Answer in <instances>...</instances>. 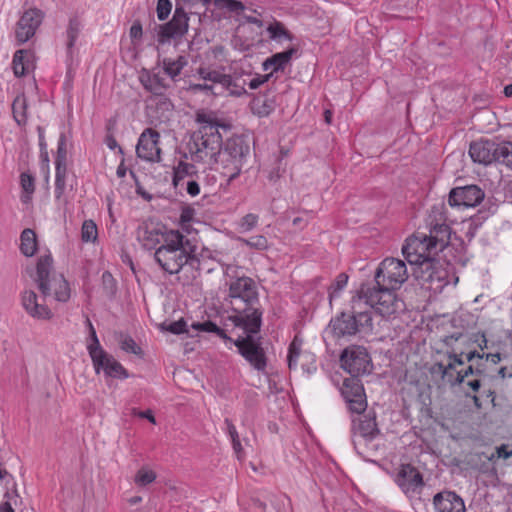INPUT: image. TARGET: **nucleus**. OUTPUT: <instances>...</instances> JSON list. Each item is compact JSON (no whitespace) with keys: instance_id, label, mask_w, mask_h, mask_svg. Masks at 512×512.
<instances>
[{"instance_id":"1","label":"nucleus","mask_w":512,"mask_h":512,"mask_svg":"<svg viewBox=\"0 0 512 512\" xmlns=\"http://www.w3.org/2000/svg\"><path fill=\"white\" fill-rule=\"evenodd\" d=\"M406 263L397 258H386L375 272V283L362 284L360 291L365 305L383 317H390L405 310L404 301L396 294L408 279Z\"/></svg>"},{"instance_id":"2","label":"nucleus","mask_w":512,"mask_h":512,"mask_svg":"<svg viewBox=\"0 0 512 512\" xmlns=\"http://www.w3.org/2000/svg\"><path fill=\"white\" fill-rule=\"evenodd\" d=\"M225 275L228 285L227 299L234 313L229 319L235 327L248 332H259L263 312L256 282L242 273L237 266L228 265Z\"/></svg>"},{"instance_id":"3","label":"nucleus","mask_w":512,"mask_h":512,"mask_svg":"<svg viewBox=\"0 0 512 512\" xmlns=\"http://www.w3.org/2000/svg\"><path fill=\"white\" fill-rule=\"evenodd\" d=\"M197 250L192 239L179 230L171 229L154 252V260L162 270L169 274H178L186 264L195 260Z\"/></svg>"},{"instance_id":"4","label":"nucleus","mask_w":512,"mask_h":512,"mask_svg":"<svg viewBox=\"0 0 512 512\" xmlns=\"http://www.w3.org/2000/svg\"><path fill=\"white\" fill-rule=\"evenodd\" d=\"M200 127L195 131L187 144L191 160L212 166L217 153L223 144L218 124L205 113L197 114Z\"/></svg>"},{"instance_id":"5","label":"nucleus","mask_w":512,"mask_h":512,"mask_svg":"<svg viewBox=\"0 0 512 512\" xmlns=\"http://www.w3.org/2000/svg\"><path fill=\"white\" fill-rule=\"evenodd\" d=\"M362 304H365V300L359 290L357 296L351 300V312H342L330 321L329 329L335 338L350 337L372 329L371 313L362 310Z\"/></svg>"},{"instance_id":"6","label":"nucleus","mask_w":512,"mask_h":512,"mask_svg":"<svg viewBox=\"0 0 512 512\" xmlns=\"http://www.w3.org/2000/svg\"><path fill=\"white\" fill-rule=\"evenodd\" d=\"M249 153V145L242 137H230L222 144L212 166L227 178L229 184L240 175Z\"/></svg>"},{"instance_id":"7","label":"nucleus","mask_w":512,"mask_h":512,"mask_svg":"<svg viewBox=\"0 0 512 512\" xmlns=\"http://www.w3.org/2000/svg\"><path fill=\"white\" fill-rule=\"evenodd\" d=\"M86 322L90 334V342L87 344V350L95 372L99 374L100 371H103L107 377L111 378H128L129 374L123 365L101 347L92 322L89 319H87Z\"/></svg>"},{"instance_id":"8","label":"nucleus","mask_w":512,"mask_h":512,"mask_svg":"<svg viewBox=\"0 0 512 512\" xmlns=\"http://www.w3.org/2000/svg\"><path fill=\"white\" fill-rule=\"evenodd\" d=\"M375 415L357 416L352 419V441L357 453L363 457L374 449L373 440L379 435Z\"/></svg>"},{"instance_id":"9","label":"nucleus","mask_w":512,"mask_h":512,"mask_svg":"<svg viewBox=\"0 0 512 512\" xmlns=\"http://www.w3.org/2000/svg\"><path fill=\"white\" fill-rule=\"evenodd\" d=\"M413 275L424 288L441 292L449 283L447 269L435 259H426L413 269Z\"/></svg>"},{"instance_id":"10","label":"nucleus","mask_w":512,"mask_h":512,"mask_svg":"<svg viewBox=\"0 0 512 512\" xmlns=\"http://www.w3.org/2000/svg\"><path fill=\"white\" fill-rule=\"evenodd\" d=\"M402 253L409 264L417 267L426 259H435L438 252L430 245L426 233L417 232L406 240Z\"/></svg>"},{"instance_id":"11","label":"nucleus","mask_w":512,"mask_h":512,"mask_svg":"<svg viewBox=\"0 0 512 512\" xmlns=\"http://www.w3.org/2000/svg\"><path fill=\"white\" fill-rule=\"evenodd\" d=\"M340 362L341 367L355 378L369 374L373 367L367 350L361 346L346 348L341 354Z\"/></svg>"},{"instance_id":"12","label":"nucleus","mask_w":512,"mask_h":512,"mask_svg":"<svg viewBox=\"0 0 512 512\" xmlns=\"http://www.w3.org/2000/svg\"><path fill=\"white\" fill-rule=\"evenodd\" d=\"M169 230L162 223L153 219H147L138 225L136 239L143 249L156 250L165 242V237Z\"/></svg>"},{"instance_id":"13","label":"nucleus","mask_w":512,"mask_h":512,"mask_svg":"<svg viewBox=\"0 0 512 512\" xmlns=\"http://www.w3.org/2000/svg\"><path fill=\"white\" fill-rule=\"evenodd\" d=\"M245 336H239L236 340H232L233 344L238 348L239 353L258 371L266 368V356L264 350L257 342L253 335L258 332H248L243 330Z\"/></svg>"},{"instance_id":"14","label":"nucleus","mask_w":512,"mask_h":512,"mask_svg":"<svg viewBox=\"0 0 512 512\" xmlns=\"http://www.w3.org/2000/svg\"><path fill=\"white\" fill-rule=\"evenodd\" d=\"M341 394L348 405V409L352 413L360 415L366 410V395L363 385L358 378L350 377L344 379Z\"/></svg>"},{"instance_id":"15","label":"nucleus","mask_w":512,"mask_h":512,"mask_svg":"<svg viewBox=\"0 0 512 512\" xmlns=\"http://www.w3.org/2000/svg\"><path fill=\"white\" fill-rule=\"evenodd\" d=\"M159 138L160 134L156 130L152 128L145 129L138 139L137 156L145 161L159 162L161 160Z\"/></svg>"},{"instance_id":"16","label":"nucleus","mask_w":512,"mask_h":512,"mask_svg":"<svg viewBox=\"0 0 512 512\" xmlns=\"http://www.w3.org/2000/svg\"><path fill=\"white\" fill-rule=\"evenodd\" d=\"M44 19V12L31 8L23 13L16 25L15 37L22 44L32 38Z\"/></svg>"},{"instance_id":"17","label":"nucleus","mask_w":512,"mask_h":512,"mask_svg":"<svg viewBox=\"0 0 512 512\" xmlns=\"http://www.w3.org/2000/svg\"><path fill=\"white\" fill-rule=\"evenodd\" d=\"M395 482L400 489L408 496H413L420 492L424 486V481L418 469L411 464H402L399 467Z\"/></svg>"},{"instance_id":"18","label":"nucleus","mask_w":512,"mask_h":512,"mask_svg":"<svg viewBox=\"0 0 512 512\" xmlns=\"http://www.w3.org/2000/svg\"><path fill=\"white\" fill-rule=\"evenodd\" d=\"M484 196V192L477 185H467L452 189L448 202L451 206L475 207L483 201Z\"/></svg>"},{"instance_id":"19","label":"nucleus","mask_w":512,"mask_h":512,"mask_svg":"<svg viewBox=\"0 0 512 512\" xmlns=\"http://www.w3.org/2000/svg\"><path fill=\"white\" fill-rule=\"evenodd\" d=\"M189 17L187 11H184L177 3L172 19L160 26L159 36L162 41L165 39L181 37L188 31Z\"/></svg>"},{"instance_id":"20","label":"nucleus","mask_w":512,"mask_h":512,"mask_svg":"<svg viewBox=\"0 0 512 512\" xmlns=\"http://www.w3.org/2000/svg\"><path fill=\"white\" fill-rule=\"evenodd\" d=\"M497 143L491 140H478L470 144L469 155L473 162L489 165L495 162Z\"/></svg>"},{"instance_id":"21","label":"nucleus","mask_w":512,"mask_h":512,"mask_svg":"<svg viewBox=\"0 0 512 512\" xmlns=\"http://www.w3.org/2000/svg\"><path fill=\"white\" fill-rule=\"evenodd\" d=\"M435 512H465L463 499L453 491H441L433 497Z\"/></svg>"},{"instance_id":"22","label":"nucleus","mask_w":512,"mask_h":512,"mask_svg":"<svg viewBox=\"0 0 512 512\" xmlns=\"http://www.w3.org/2000/svg\"><path fill=\"white\" fill-rule=\"evenodd\" d=\"M24 310L33 318L48 320L52 317L51 310L39 302L37 294L32 290H25L21 296Z\"/></svg>"},{"instance_id":"23","label":"nucleus","mask_w":512,"mask_h":512,"mask_svg":"<svg viewBox=\"0 0 512 512\" xmlns=\"http://www.w3.org/2000/svg\"><path fill=\"white\" fill-rule=\"evenodd\" d=\"M49 288L47 291H41L46 296L53 295L55 300L59 302H66L70 298V287L63 275L53 274L50 279L46 281Z\"/></svg>"},{"instance_id":"24","label":"nucleus","mask_w":512,"mask_h":512,"mask_svg":"<svg viewBox=\"0 0 512 512\" xmlns=\"http://www.w3.org/2000/svg\"><path fill=\"white\" fill-rule=\"evenodd\" d=\"M296 53L297 48L290 47L283 52L273 54L263 62L262 68L264 71L270 70V73L272 74L278 71H283Z\"/></svg>"},{"instance_id":"25","label":"nucleus","mask_w":512,"mask_h":512,"mask_svg":"<svg viewBox=\"0 0 512 512\" xmlns=\"http://www.w3.org/2000/svg\"><path fill=\"white\" fill-rule=\"evenodd\" d=\"M451 230L445 223H437L432 226L427 234L430 245L437 250L442 251L449 243Z\"/></svg>"},{"instance_id":"26","label":"nucleus","mask_w":512,"mask_h":512,"mask_svg":"<svg viewBox=\"0 0 512 512\" xmlns=\"http://www.w3.org/2000/svg\"><path fill=\"white\" fill-rule=\"evenodd\" d=\"M197 173L196 167L192 163L180 161L173 171V185L176 189L182 190L187 179H192Z\"/></svg>"},{"instance_id":"27","label":"nucleus","mask_w":512,"mask_h":512,"mask_svg":"<svg viewBox=\"0 0 512 512\" xmlns=\"http://www.w3.org/2000/svg\"><path fill=\"white\" fill-rule=\"evenodd\" d=\"M81 23L77 18H71L69 20L65 36H66V54L69 60H73L75 54V42L78 39L81 32Z\"/></svg>"},{"instance_id":"28","label":"nucleus","mask_w":512,"mask_h":512,"mask_svg":"<svg viewBox=\"0 0 512 512\" xmlns=\"http://www.w3.org/2000/svg\"><path fill=\"white\" fill-rule=\"evenodd\" d=\"M52 267V257L50 255L41 256L37 263V279L40 291H47L49 288L46 281L52 276L50 270Z\"/></svg>"},{"instance_id":"29","label":"nucleus","mask_w":512,"mask_h":512,"mask_svg":"<svg viewBox=\"0 0 512 512\" xmlns=\"http://www.w3.org/2000/svg\"><path fill=\"white\" fill-rule=\"evenodd\" d=\"M140 82L146 90L155 95H161L167 88L164 79L158 74L144 72L140 75Z\"/></svg>"},{"instance_id":"30","label":"nucleus","mask_w":512,"mask_h":512,"mask_svg":"<svg viewBox=\"0 0 512 512\" xmlns=\"http://www.w3.org/2000/svg\"><path fill=\"white\" fill-rule=\"evenodd\" d=\"M66 175L67 169H56L54 195L55 200L59 205H66L68 203L66 196Z\"/></svg>"},{"instance_id":"31","label":"nucleus","mask_w":512,"mask_h":512,"mask_svg":"<svg viewBox=\"0 0 512 512\" xmlns=\"http://www.w3.org/2000/svg\"><path fill=\"white\" fill-rule=\"evenodd\" d=\"M266 30L269 33V38L278 43L293 40V35L280 21L274 20L267 26Z\"/></svg>"},{"instance_id":"32","label":"nucleus","mask_w":512,"mask_h":512,"mask_svg":"<svg viewBox=\"0 0 512 512\" xmlns=\"http://www.w3.org/2000/svg\"><path fill=\"white\" fill-rule=\"evenodd\" d=\"M188 64V60L185 56H178L177 58H164L162 60V66L165 73L175 79L182 71V69Z\"/></svg>"},{"instance_id":"33","label":"nucleus","mask_w":512,"mask_h":512,"mask_svg":"<svg viewBox=\"0 0 512 512\" xmlns=\"http://www.w3.org/2000/svg\"><path fill=\"white\" fill-rule=\"evenodd\" d=\"M20 250L25 256H33L37 250L36 234L31 229H25L20 236Z\"/></svg>"},{"instance_id":"34","label":"nucleus","mask_w":512,"mask_h":512,"mask_svg":"<svg viewBox=\"0 0 512 512\" xmlns=\"http://www.w3.org/2000/svg\"><path fill=\"white\" fill-rule=\"evenodd\" d=\"M276 103L274 98L260 96L253 100V112L260 117H266L274 111Z\"/></svg>"},{"instance_id":"35","label":"nucleus","mask_w":512,"mask_h":512,"mask_svg":"<svg viewBox=\"0 0 512 512\" xmlns=\"http://www.w3.org/2000/svg\"><path fill=\"white\" fill-rule=\"evenodd\" d=\"M27 101L24 95H18L12 103V113L16 123L21 126L27 122Z\"/></svg>"},{"instance_id":"36","label":"nucleus","mask_w":512,"mask_h":512,"mask_svg":"<svg viewBox=\"0 0 512 512\" xmlns=\"http://www.w3.org/2000/svg\"><path fill=\"white\" fill-rule=\"evenodd\" d=\"M496 158V163L503 164L512 169V141L497 143Z\"/></svg>"},{"instance_id":"37","label":"nucleus","mask_w":512,"mask_h":512,"mask_svg":"<svg viewBox=\"0 0 512 512\" xmlns=\"http://www.w3.org/2000/svg\"><path fill=\"white\" fill-rule=\"evenodd\" d=\"M210 4L211 0H181V3H179L180 7L187 11V15L195 14L198 16L205 13Z\"/></svg>"},{"instance_id":"38","label":"nucleus","mask_w":512,"mask_h":512,"mask_svg":"<svg viewBox=\"0 0 512 512\" xmlns=\"http://www.w3.org/2000/svg\"><path fill=\"white\" fill-rule=\"evenodd\" d=\"M30 56L27 50H18L13 57V71L15 76H23L29 69V60L26 58Z\"/></svg>"},{"instance_id":"39","label":"nucleus","mask_w":512,"mask_h":512,"mask_svg":"<svg viewBox=\"0 0 512 512\" xmlns=\"http://www.w3.org/2000/svg\"><path fill=\"white\" fill-rule=\"evenodd\" d=\"M116 340L118 341V344L123 351L135 355L142 354L140 346L136 344V342L131 336L124 333H117Z\"/></svg>"},{"instance_id":"40","label":"nucleus","mask_w":512,"mask_h":512,"mask_svg":"<svg viewBox=\"0 0 512 512\" xmlns=\"http://www.w3.org/2000/svg\"><path fill=\"white\" fill-rule=\"evenodd\" d=\"M191 327L196 330V331H200V332H208V333H215L216 335H218L220 338L224 339V340H229V341H232V339L230 337L227 336V334L225 333V331L221 328H219L215 323H213L212 321H205V322H195L191 325Z\"/></svg>"},{"instance_id":"41","label":"nucleus","mask_w":512,"mask_h":512,"mask_svg":"<svg viewBox=\"0 0 512 512\" xmlns=\"http://www.w3.org/2000/svg\"><path fill=\"white\" fill-rule=\"evenodd\" d=\"M20 184L23 190L21 199L24 203H27L30 201L31 196L35 190L34 177L31 174L24 172L20 175Z\"/></svg>"},{"instance_id":"42","label":"nucleus","mask_w":512,"mask_h":512,"mask_svg":"<svg viewBox=\"0 0 512 512\" xmlns=\"http://www.w3.org/2000/svg\"><path fill=\"white\" fill-rule=\"evenodd\" d=\"M56 169H67V144L66 138L62 134L58 140L57 153L55 158Z\"/></svg>"},{"instance_id":"43","label":"nucleus","mask_w":512,"mask_h":512,"mask_svg":"<svg viewBox=\"0 0 512 512\" xmlns=\"http://www.w3.org/2000/svg\"><path fill=\"white\" fill-rule=\"evenodd\" d=\"M98 237V229L93 220H85L81 228L83 242H95Z\"/></svg>"},{"instance_id":"44","label":"nucleus","mask_w":512,"mask_h":512,"mask_svg":"<svg viewBox=\"0 0 512 512\" xmlns=\"http://www.w3.org/2000/svg\"><path fill=\"white\" fill-rule=\"evenodd\" d=\"M217 83L221 84L223 88L229 91V93L233 96H242L246 93L244 87H239V89H233L232 85L234 84V79L231 75L221 73Z\"/></svg>"},{"instance_id":"45","label":"nucleus","mask_w":512,"mask_h":512,"mask_svg":"<svg viewBox=\"0 0 512 512\" xmlns=\"http://www.w3.org/2000/svg\"><path fill=\"white\" fill-rule=\"evenodd\" d=\"M240 241L249 248L256 250H266L268 248V240L263 235H255L248 239L241 238Z\"/></svg>"},{"instance_id":"46","label":"nucleus","mask_w":512,"mask_h":512,"mask_svg":"<svg viewBox=\"0 0 512 512\" xmlns=\"http://www.w3.org/2000/svg\"><path fill=\"white\" fill-rule=\"evenodd\" d=\"M301 352V341L297 337L291 342L288 349V366L290 369L297 367V360Z\"/></svg>"},{"instance_id":"47","label":"nucleus","mask_w":512,"mask_h":512,"mask_svg":"<svg viewBox=\"0 0 512 512\" xmlns=\"http://www.w3.org/2000/svg\"><path fill=\"white\" fill-rule=\"evenodd\" d=\"M348 282V276L345 273H340L334 283L331 285L329 289V299L330 302L333 298H336L339 296V292L347 285Z\"/></svg>"},{"instance_id":"48","label":"nucleus","mask_w":512,"mask_h":512,"mask_svg":"<svg viewBox=\"0 0 512 512\" xmlns=\"http://www.w3.org/2000/svg\"><path fill=\"white\" fill-rule=\"evenodd\" d=\"M156 479L154 471L148 468H141L135 476V483L139 486H145L152 483Z\"/></svg>"},{"instance_id":"49","label":"nucleus","mask_w":512,"mask_h":512,"mask_svg":"<svg viewBox=\"0 0 512 512\" xmlns=\"http://www.w3.org/2000/svg\"><path fill=\"white\" fill-rule=\"evenodd\" d=\"M258 221H259L258 215L249 213L240 219V221L238 223V227L241 232H249L257 226Z\"/></svg>"},{"instance_id":"50","label":"nucleus","mask_w":512,"mask_h":512,"mask_svg":"<svg viewBox=\"0 0 512 512\" xmlns=\"http://www.w3.org/2000/svg\"><path fill=\"white\" fill-rule=\"evenodd\" d=\"M215 5L224 7L228 11L241 14L245 10V5L238 0H214Z\"/></svg>"},{"instance_id":"51","label":"nucleus","mask_w":512,"mask_h":512,"mask_svg":"<svg viewBox=\"0 0 512 512\" xmlns=\"http://www.w3.org/2000/svg\"><path fill=\"white\" fill-rule=\"evenodd\" d=\"M479 369H474L473 366H468L465 370L458 371L456 376L449 377V384L452 386L460 385L465 382L466 377L469 375L480 374Z\"/></svg>"},{"instance_id":"52","label":"nucleus","mask_w":512,"mask_h":512,"mask_svg":"<svg viewBox=\"0 0 512 512\" xmlns=\"http://www.w3.org/2000/svg\"><path fill=\"white\" fill-rule=\"evenodd\" d=\"M162 330L168 331L172 334H182V333H189V330L187 329V324L183 319H180L178 321H174L169 324L163 323L161 325Z\"/></svg>"},{"instance_id":"53","label":"nucleus","mask_w":512,"mask_h":512,"mask_svg":"<svg viewBox=\"0 0 512 512\" xmlns=\"http://www.w3.org/2000/svg\"><path fill=\"white\" fill-rule=\"evenodd\" d=\"M194 215L195 210L192 207L186 206L182 208L179 218V224L183 230L188 231V226L190 222L193 220Z\"/></svg>"},{"instance_id":"54","label":"nucleus","mask_w":512,"mask_h":512,"mask_svg":"<svg viewBox=\"0 0 512 512\" xmlns=\"http://www.w3.org/2000/svg\"><path fill=\"white\" fill-rule=\"evenodd\" d=\"M172 10V3L170 0H158L156 12L157 17L160 21H163L168 18L169 14Z\"/></svg>"},{"instance_id":"55","label":"nucleus","mask_w":512,"mask_h":512,"mask_svg":"<svg viewBox=\"0 0 512 512\" xmlns=\"http://www.w3.org/2000/svg\"><path fill=\"white\" fill-rule=\"evenodd\" d=\"M272 77V73H268L265 75L257 74L255 77H253L250 82L248 83V86L250 89L255 90L259 88L264 83L268 82L270 78Z\"/></svg>"},{"instance_id":"56","label":"nucleus","mask_w":512,"mask_h":512,"mask_svg":"<svg viewBox=\"0 0 512 512\" xmlns=\"http://www.w3.org/2000/svg\"><path fill=\"white\" fill-rule=\"evenodd\" d=\"M198 74L203 80H208L213 83H217L218 78L221 73L218 71H215V70H207L205 68H199Z\"/></svg>"},{"instance_id":"57","label":"nucleus","mask_w":512,"mask_h":512,"mask_svg":"<svg viewBox=\"0 0 512 512\" xmlns=\"http://www.w3.org/2000/svg\"><path fill=\"white\" fill-rule=\"evenodd\" d=\"M190 196H197L200 193V186L196 180L187 179L185 181L184 188Z\"/></svg>"},{"instance_id":"58","label":"nucleus","mask_w":512,"mask_h":512,"mask_svg":"<svg viewBox=\"0 0 512 512\" xmlns=\"http://www.w3.org/2000/svg\"><path fill=\"white\" fill-rule=\"evenodd\" d=\"M432 373H439L441 378L449 383V377H454L452 373H447L445 364L438 362L435 363L431 369Z\"/></svg>"},{"instance_id":"59","label":"nucleus","mask_w":512,"mask_h":512,"mask_svg":"<svg viewBox=\"0 0 512 512\" xmlns=\"http://www.w3.org/2000/svg\"><path fill=\"white\" fill-rule=\"evenodd\" d=\"M224 423L226 425L227 433L231 440H235L239 438L238 432L236 430V427L232 423V421L228 418L224 420Z\"/></svg>"},{"instance_id":"60","label":"nucleus","mask_w":512,"mask_h":512,"mask_svg":"<svg viewBox=\"0 0 512 512\" xmlns=\"http://www.w3.org/2000/svg\"><path fill=\"white\" fill-rule=\"evenodd\" d=\"M133 415L138 416L140 418H145L149 422L156 424V419L151 410L138 411L137 409H133Z\"/></svg>"},{"instance_id":"61","label":"nucleus","mask_w":512,"mask_h":512,"mask_svg":"<svg viewBox=\"0 0 512 512\" xmlns=\"http://www.w3.org/2000/svg\"><path fill=\"white\" fill-rule=\"evenodd\" d=\"M130 37L132 39H139L142 36V26L139 22H135L130 27L129 31Z\"/></svg>"},{"instance_id":"62","label":"nucleus","mask_w":512,"mask_h":512,"mask_svg":"<svg viewBox=\"0 0 512 512\" xmlns=\"http://www.w3.org/2000/svg\"><path fill=\"white\" fill-rule=\"evenodd\" d=\"M497 456L499 458L508 459L512 456V450L508 448V445L502 444L501 446L497 447Z\"/></svg>"},{"instance_id":"63","label":"nucleus","mask_w":512,"mask_h":512,"mask_svg":"<svg viewBox=\"0 0 512 512\" xmlns=\"http://www.w3.org/2000/svg\"><path fill=\"white\" fill-rule=\"evenodd\" d=\"M231 442H232L233 450H234L237 458L242 459L244 453H243V447L240 442V438L231 440Z\"/></svg>"},{"instance_id":"64","label":"nucleus","mask_w":512,"mask_h":512,"mask_svg":"<svg viewBox=\"0 0 512 512\" xmlns=\"http://www.w3.org/2000/svg\"><path fill=\"white\" fill-rule=\"evenodd\" d=\"M243 19L245 20V22L250 23V24H254L257 27H262L263 26V21L258 16H255V15H245L244 14L243 15Z\"/></svg>"}]
</instances>
